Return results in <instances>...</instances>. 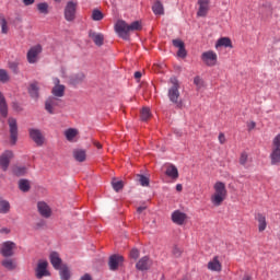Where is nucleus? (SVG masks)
<instances>
[{
    "instance_id": "nucleus-24",
    "label": "nucleus",
    "mask_w": 280,
    "mask_h": 280,
    "mask_svg": "<svg viewBox=\"0 0 280 280\" xmlns=\"http://www.w3.org/2000/svg\"><path fill=\"white\" fill-rule=\"evenodd\" d=\"M165 174L168 178H172V180H178V168L175 165L168 164Z\"/></svg>"
},
{
    "instance_id": "nucleus-22",
    "label": "nucleus",
    "mask_w": 280,
    "mask_h": 280,
    "mask_svg": "<svg viewBox=\"0 0 280 280\" xmlns=\"http://www.w3.org/2000/svg\"><path fill=\"white\" fill-rule=\"evenodd\" d=\"M174 47L178 49L177 56L178 58H186L187 57V50L185 49V43L180 39H174L173 40Z\"/></svg>"
},
{
    "instance_id": "nucleus-17",
    "label": "nucleus",
    "mask_w": 280,
    "mask_h": 280,
    "mask_svg": "<svg viewBox=\"0 0 280 280\" xmlns=\"http://www.w3.org/2000/svg\"><path fill=\"white\" fill-rule=\"evenodd\" d=\"M30 137L36 145H43L45 143V137L39 129H30Z\"/></svg>"
},
{
    "instance_id": "nucleus-35",
    "label": "nucleus",
    "mask_w": 280,
    "mask_h": 280,
    "mask_svg": "<svg viewBox=\"0 0 280 280\" xmlns=\"http://www.w3.org/2000/svg\"><path fill=\"white\" fill-rule=\"evenodd\" d=\"M37 10L40 14H49V4L46 2H40L37 4Z\"/></svg>"
},
{
    "instance_id": "nucleus-50",
    "label": "nucleus",
    "mask_w": 280,
    "mask_h": 280,
    "mask_svg": "<svg viewBox=\"0 0 280 280\" xmlns=\"http://www.w3.org/2000/svg\"><path fill=\"white\" fill-rule=\"evenodd\" d=\"M218 139H219V143H221V145H224V143H226V136L223 132L219 133Z\"/></svg>"
},
{
    "instance_id": "nucleus-48",
    "label": "nucleus",
    "mask_w": 280,
    "mask_h": 280,
    "mask_svg": "<svg viewBox=\"0 0 280 280\" xmlns=\"http://www.w3.org/2000/svg\"><path fill=\"white\" fill-rule=\"evenodd\" d=\"M129 257H131V259H139V249L137 248L131 249Z\"/></svg>"
},
{
    "instance_id": "nucleus-5",
    "label": "nucleus",
    "mask_w": 280,
    "mask_h": 280,
    "mask_svg": "<svg viewBox=\"0 0 280 280\" xmlns=\"http://www.w3.org/2000/svg\"><path fill=\"white\" fill-rule=\"evenodd\" d=\"M61 106H62V100L57 97H49L45 103V108L47 113H49L50 115H56V113H59Z\"/></svg>"
},
{
    "instance_id": "nucleus-57",
    "label": "nucleus",
    "mask_w": 280,
    "mask_h": 280,
    "mask_svg": "<svg viewBox=\"0 0 280 280\" xmlns=\"http://www.w3.org/2000/svg\"><path fill=\"white\" fill-rule=\"evenodd\" d=\"M137 211L138 213H141L142 211H145V207H139Z\"/></svg>"
},
{
    "instance_id": "nucleus-40",
    "label": "nucleus",
    "mask_w": 280,
    "mask_h": 280,
    "mask_svg": "<svg viewBox=\"0 0 280 280\" xmlns=\"http://www.w3.org/2000/svg\"><path fill=\"white\" fill-rule=\"evenodd\" d=\"M112 187L115 191H121V189H124V182L113 179Z\"/></svg>"
},
{
    "instance_id": "nucleus-32",
    "label": "nucleus",
    "mask_w": 280,
    "mask_h": 280,
    "mask_svg": "<svg viewBox=\"0 0 280 280\" xmlns=\"http://www.w3.org/2000/svg\"><path fill=\"white\" fill-rule=\"evenodd\" d=\"M153 13L156 14L158 16H161V14H164V9L163 4L160 1L154 2L152 7Z\"/></svg>"
},
{
    "instance_id": "nucleus-53",
    "label": "nucleus",
    "mask_w": 280,
    "mask_h": 280,
    "mask_svg": "<svg viewBox=\"0 0 280 280\" xmlns=\"http://www.w3.org/2000/svg\"><path fill=\"white\" fill-rule=\"evenodd\" d=\"M80 280H92L91 276L89 273H85L84 276L81 277Z\"/></svg>"
},
{
    "instance_id": "nucleus-49",
    "label": "nucleus",
    "mask_w": 280,
    "mask_h": 280,
    "mask_svg": "<svg viewBox=\"0 0 280 280\" xmlns=\"http://www.w3.org/2000/svg\"><path fill=\"white\" fill-rule=\"evenodd\" d=\"M246 126H247V130L250 132V130H255V128H257V122L249 120L247 121Z\"/></svg>"
},
{
    "instance_id": "nucleus-20",
    "label": "nucleus",
    "mask_w": 280,
    "mask_h": 280,
    "mask_svg": "<svg viewBox=\"0 0 280 280\" xmlns=\"http://www.w3.org/2000/svg\"><path fill=\"white\" fill-rule=\"evenodd\" d=\"M89 37L93 40L94 45L102 47L104 45V34L97 33L95 31L89 32Z\"/></svg>"
},
{
    "instance_id": "nucleus-3",
    "label": "nucleus",
    "mask_w": 280,
    "mask_h": 280,
    "mask_svg": "<svg viewBox=\"0 0 280 280\" xmlns=\"http://www.w3.org/2000/svg\"><path fill=\"white\" fill-rule=\"evenodd\" d=\"M168 100L173 104H178V100H180V82L176 77H172L168 81Z\"/></svg>"
},
{
    "instance_id": "nucleus-34",
    "label": "nucleus",
    "mask_w": 280,
    "mask_h": 280,
    "mask_svg": "<svg viewBox=\"0 0 280 280\" xmlns=\"http://www.w3.org/2000/svg\"><path fill=\"white\" fill-rule=\"evenodd\" d=\"M194 84L197 88V91H200L202 89H205V80H202V78H200V75H197L194 78Z\"/></svg>"
},
{
    "instance_id": "nucleus-55",
    "label": "nucleus",
    "mask_w": 280,
    "mask_h": 280,
    "mask_svg": "<svg viewBox=\"0 0 280 280\" xmlns=\"http://www.w3.org/2000/svg\"><path fill=\"white\" fill-rule=\"evenodd\" d=\"M176 191H183V185L182 184L176 185Z\"/></svg>"
},
{
    "instance_id": "nucleus-58",
    "label": "nucleus",
    "mask_w": 280,
    "mask_h": 280,
    "mask_svg": "<svg viewBox=\"0 0 280 280\" xmlns=\"http://www.w3.org/2000/svg\"><path fill=\"white\" fill-rule=\"evenodd\" d=\"M242 280H253V278H250L248 275H245Z\"/></svg>"
},
{
    "instance_id": "nucleus-56",
    "label": "nucleus",
    "mask_w": 280,
    "mask_h": 280,
    "mask_svg": "<svg viewBox=\"0 0 280 280\" xmlns=\"http://www.w3.org/2000/svg\"><path fill=\"white\" fill-rule=\"evenodd\" d=\"M95 148H97V150H102V143L100 142H94Z\"/></svg>"
},
{
    "instance_id": "nucleus-43",
    "label": "nucleus",
    "mask_w": 280,
    "mask_h": 280,
    "mask_svg": "<svg viewBox=\"0 0 280 280\" xmlns=\"http://www.w3.org/2000/svg\"><path fill=\"white\" fill-rule=\"evenodd\" d=\"M26 172L27 168L24 166H18L13 170V174H15V176H23Z\"/></svg>"
},
{
    "instance_id": "nucleus-45",
    "label": "nucleus",
    "mask_w": 280,
    "mask_h": 280,
    "mask_svg": "<svg viewBox=\"0 0 280 280\" xmlns=\"http://www.w3.org/2000/svg\"><path fill=\"white\" fill-rule=\"evenodd\" d=\"M8 80H10V75H8V71H5L4 69H0V82H8Z\"/></svg>"
},
{
    "instance_id": "nucleus-12",
    "label": "nucleus",
    "mask_w": 280,
    "mask_h": 280,
    "mask_svg": "<svg viewBox=\"0 0 280 280\" xmlns=\"http://www.w3.org/2000/svg\"><path fill=\"white\" fill-rule=\"evenodd\" d=\"M52 82H54V88L51 90V93L55 97H65V85L63 84H60V79L58 78H55L52 79Z\"/></svg>"
},
{
    "instance_id": "nucleus-30",
    "label": "nucleus",
    "mask_w": 280,
    "mask_h": 280,
    "mask_svg": "<svg viewBox=\"0 0 280 280\" xmlns=\"http://www.w3.org/2000/svg\"><path fill=\"white\" fill-rule=\"evenodd\" d=\"M59 275L61 280L71 279V271L69 270V267H67V265H62V267H60Z\"/></svg>"
},
{
    "instance_id": "nucleus-33",
    "label": "nucleus",
    "mask_w": 280,
    "mask_h": 280,
    "mask_svg": "<svg viewBox=\"0 0 280 280\" xmlns=\"http://www.w3.org/2000/svg\"><path fill=\"white\" fill-rule=\"evenodd\" d=\"M28 93L31 97H35V98L38 97V82L31 83L28 88Z\"/></svg>"
},
{
    "instance_id": "nucleus-46",
    "label": "nucleus",
    "mask_w": 280,
    "mask_h": 280,
    "mask_svg": "<svg viewBox=\"0 0 280 280\" xmlns=\"http://www.w3.org/2000/svg\"><path fill=\"white\" fill-rule=\"evenodd\" d=\"M241 165H248V153L244 152L240 158Z\"/></svg>"
},
{
    "instance_id": "nucleus-2",
    "label": "nucleus",
    "mask_w": 280,
    "mask_h": 280,
    "mask_svg": "<svg viewBox=\"0 0 280 280\" xmlns=\"http://www.w3.org/2000/svg\"><path fill=\"white\" fill-rule=\"evenodd\" d=\"M143 25L140 21H135L131 24L126 23V21L119 20L115 24V32L118 34L120 38L124 40H128L130 38V34L132 32H140L142 30Z\"/></svg>"
},
{
    "instance_id": "nucleus-1",
    "label": "nucleus",
    "mask_w": 280,
    "mask_h": 280,
    "mask_svg": "<svg viewBox=\"0 0 280 280\" xmlns=\"http://www.w3.org/2000/svg\"><path fill=\"white\" fill-rule=\"evenodd\" d=\"M229 198V190L224 182L218 180L212 186V194L210 196V202L213 207H222L224 201Z\"/></svg>"
},
{
    "instance_id": "nucleus-13",
    "label": "nucleus",
    "mask_w": 280,
    "mask_h": 280,
    "mask_svg": "<svg viewBox=\"0 0 280 280\" xmlns=\"http://www.w3.org/2000/svg\"><path fill=\"white\" fill-rule=\"evenodd\" d=\"M9 128H10V135H11V141L12 144L16 143V140L19 139V127L16 125V119L9 118Z\"/></svg>"
},
{
    "instance_id": "nucleus-31",
    "label": "nucleus",
    "mask_w": 280,
    "mask_h": 280,
    "mask_svg": "<svg viewBox=\"0 0 280 280\" xmlns=\"http://www.w3.org/2000/svg\"><path fill=\"white\" fill-rule=\"evenodd\" d=\"M0 114L2 117H8V104L5 103V97L0 92Z\"/></svg>"
},
{
    "instance_id": "nucleus-59",
    "label": "nucleus",
    "mask_w": 280,
    "mask_h": 280,
    "mask_svg": "<svg viewBox=\"0 0 280 280\" xmlns=\"http://www.w3.org/2000/svg\"><path fill=\"white\" fill-rule=\"evenodd\" d=\"M56 1V3H60V1H62V0H55Z\"/></svg>"
},
{
    "instance_id": "nucleus-7",
    "label": "nucleus",
    "mask_w": 280,
    "mask_h": 280,
    "mask_svg": "<svg viewBox=\"0 0 280 280\" xmlns=\"http://www.w3.org/2000/svg\"><path fill=\"white\" fill-rule=\"evenodd\" d=\"M201 60L207 67H215L218 65V54L213 50H207L201 54Z\"/></svg>"
},
{
    "instance_id": "nucleus-47",
    "label": "nucleus",
    "mask_w": 280,
    "mask_h": 280,
    "mask_svg": "<svg viewBox=\"0 0 280 280\" xmlns=\"http://www.w3.org/2000/svg\"><path fill=\"white\" fill-rule=\"evenodd\" d=\"M272 148L280 149V133L277 135L272 140Z\"/></svg>"
},
{
    "instance_id": "nucleus-29",
    "label": "nucleus",
    "mask_w": 280,
    "mask_h": 280,
    "mask_svg": "<svg viewBox=\"0 0 280 280\" xmlns=\"http://www.w3.org/2000/svg\"><path fill=\"white\" fill-rule=\"evenodd\" d=\"M65 137L67 141H71V142L77 141L78 129H74V128L67 129L65 131Z\"/></svg>"
},
{
    "instance_id": "nucleus-23",
    "label": "nucleus",
    "mask_w": 280,
    "mask_h": 280,
    "mask_svg": "<svg viewBox=\"0 0 280 280\" xmlns=\"http://www.w3.org/2000/svg\"><path fill=\"white\" fill-rule=\"evenodd\" d=\"M37 209L40 215H43V218H50L51 208H49V206L45 201H39L37 203Z\"/></svg>"
},
{
    "instance_id": "nucleus-10",
    "label": "nucleus",
    "mask_w": 280,
    "mask_h": 280,
    "mask_svg": "<svg viewBox=\"0 0 280 280\" xmlns=\"http://www.w3.org/2000/svg\"><path fill=\"white\" fill-rule=\"evenodd\" d=\"M214 49H233V42L229 37H221L215 42Z\"/></svg>"
},
{
    "instance_id": "nucleus-39",
    "label": "nucleus",
    "mask_w": 280,
    "mask_h": 280,
    "mask_svg": "<svg viewBox=\"0 0 280 280\" xmlns=\"http://www.w3.org/2000/svg\"><path fill=\"white\" fill-rule=\"evenodd\" d=\"M142 121H148L150 117H152V114L150 113V108L144 107L141 110V115H140Z\"/></svg>"
},
{
    "instance_id": "nucleus-44",
    "label": "nucleus",
    "mask_w": 280,
    "mask_h": 280,
    "mask_svg": "<svg viewBox=\"0 0 280 280\" xmlns=\"http://www.w3.org/2000/svg\"><path fill=\"white\" fill-rule=\"evenodd\" d=\"M0 25L2 34H8V21L5 18H0Z\"/></svg>"
},
{
    "instance_id": "nucleus-52",
    "label": "nucleus",
    "mask_w": 280,
    "mask_h": 280,
    "mask_svg": "<svg viewBox=\"0 0 280 280\" xmlns=\"http://www.w3.org/2000/svg\"><path fill=\"white\" fill-rule=\"evenodd\" d=\"M173 255H175L176 257H180V249L175 248V249L173 250Z\"/></svg>"
},
{
    "instance_id": "nucleus-26",
    "label": "nucleus",
    "mask_w": 280,
    "mask_h": 280,
    "mask_svg": "<svg viewBox=\"0 0 280 280\" xmlns=\"http://www.w3.org/2000/svg\"><path fill=\"white\" fill-rule=\"evenodd\" d=\"M270 159H271V165H279L280 163V149L277 147H272L271 153H270Z\"/></svg>"
},
{
    "instance_id": "nucleus-19",
    "label": "nucleus",
    "mask_w": 280,
    "mask_h": 280,
    "mask_svg": "<svg viewBox=\"0 0 280 280\" xmlns=\"http://www.w3.org/2000/svg\"><path fill=\"white\" fill-rule=\"evenodd\" d=\"M49 260L50 264L52 266V268H55V270H60V268H62V259L60 258V254L52 252L49 255Z\"/></svg>"
},
{
    "instance_id": "nucleus-14",
    "label": "nucleus",
    "mask_w": 280,
    "mask_h": 280,
    "mask_svg": "<svg viewBox=\"0 0 280 280\" xmlns=\"http://www.w3.org/2000/svg\"><path fill=\"white\" fill-rule=\"evenodd\" d=\"M172 222H174V224H178V226H183V224L187 222V214L180 210H175L172 213Z\"/></svg>"
},
{
    "instance_id": "nucleus-15",
    "label": "nucleus",
    "mask_w": 280,
    "mask_h": 280,
    "mask_svg": "<svg viewBox=\"0 0 280 280\" xmlns=\"http://www.w3.org/2000/svg\"><path fill=\"white\" fill-rule=\"evenodd\" d=\"M209 3H211V0H198L197 16L205 18L209 14Z\"/></svg>"
},
{
    "instance_id": "nucleus-18",
    "label": "nucleus",
    "mask_w": 280,
    "mask_h": 280,
    "mask_svg": "<svg viewBox=\"0 0 280 280\" xmlns=\"http://www.w3.org/2000/svg\"><path fill=\"white\" fill-rule=\"evenodd\" d=\"M14 156V153L12 151H5L1 156H0V167L5 172L10 165V161H12Z\"/></svg>"
},
{
    "instance_id": "nucleus-8",
    "label": "nucleus",
    "mask_w": 280,
    "mask_h": 280,
    "mask_svg": "<svg viewBox=\"0 0 280 280\" xmlns=\"http://www.w3.org/2000/svg\"><path fill=\"white\" fill-rule=\"evenodd\" d=\"M77 10H78V2L69 1L66 4V8H65V19H66V21H69V22L74 21Z\"/></svg>"
},
{
    "instance_id": "nucleus-16",
    "label": "nucleus",
    "mask_w": 280,
    "mask_h": 280,
    "mask_svg": "<svg viewBox=\"0 0 280 280\" xmlns=\"http://www.w3.org/2000/svg\"><path fill=\"white\" fill-rule=\"evenodd\" d=\"M109 270H117L119 266H124V256L113 255L108 261Z\"/></svg>"
},
{
    "instance_id": "nucleus-37",
    "label": "nucleus",
    "mask_w": 280,
    "mask_h": 280,
    "mask_svg": "<svg viewBox=\"0 0 280 280\" xmlns=\"http://www.w3.org/2000/svg\"><path fill=\"white\" fill-rule=\"evenodd\" d=\"M10 211V202L0 199V213H8Z\"/></svg>"
},
{
    "instance_id": "nucleus-27",
    "label": "nucleus",
    "mask_w": 280,
    "mask_h": 280,
    "mask_svg": "<svg viewBox=\"0 0 280 280\" xmlns=\"http://www.w3.org/2000/svg\"><path fill=\"white\" fill-rule=\"evenodd\" d=\"M1 266H3L5 270L12 271L16 268L18 264L16 260L12 258H5L1 261Z\"/></svg>"
},
{
    "instance_id": "nucleus-38",
    "label": "nucleus",
    "mask_w": 280,
    "mask_h": 280,
    "mask_svg": "<svg viewBox=\"0 0 280 280\" xmlns=\"http://www.w3.org/2000/svg\"><path fill=\"white\" fill-rule=\"evenodd\" d=\"M137 177L142 187H150V177L145 175H137Z\"/></svg>"
},
{
    "instance_id": "nucleus-51",
    "label": "nucleus",
    "mask_w": 280,
    "mask_h": 280,
    "mask_svg": "<svg viewBox=\"0 0 280 280\" xmlns=\"http://www.w3.org/2000/svg\"><path fill=\"white\" fill-rule=\"evenodd\" d=\"M35 0H23L24 5H34Z\"/></svg>"
},
{
    "instance_id": "nucleus-11",
    "label": "nucleus",
    "mask_w": 280,
    "mask_h": 280,
    "mask_svg": "<svg viewBox=\"0 0 280 280\" xmlns=\"http://www.w3.org/2000/svg\"><path fill=\"white\" fill-rule=\"evenodd\" d=\"M207 268L210 270V272H222V261H220V256H214L212 259H210Z\"/></svg>"
},
{
    "instance_id": "nucleus-4",
    "label": "nucleus",
    "mask_w": 280,
    "mask_h": 280,
    "mask_svg": "<svg viewBox=\"0 0 280 280\" xmlns=\"http://www.w3.org/2000/svg\"><path fill=\"white\" fill-rule=\"evenodd\" d=\"M35 277L36 279H44V277H51V272L49 271V262L45 259H40L37 261L35 267Z\"/></svg>"
},
{
    "instance_id": "nucleus-41",
    "label": "nucleus",
    "mask_w": 280,
    "mask_h": 280,
    "mask_svg": "<svg viewBox=\"0 0 280 280\" xmlns=\"http://www.w3.org/2000/svg\"><path fill=\"white\" fill-rule=\"evenodd\" d=\"M19 187H20L21 191H30V180L21 179L19 182Z\"/></svg>"
},
{
    "instance_id": "nucleus-25",
    "label": "nucleus",
    "mask_w": 280,
    "mask_h": 280,
    "mask_svg": "<svg viewBox=\"0 0 280 280\" xmlns=\"http://www.w3.org/2000/svg\"><path fill=\"white\" fill-rule=\"evenodd\" d=\"M150 258L148 256L142 257L137 264L136 268L137 270H148L151 266Z\"/></svg>"
},
{
    "instance_id": "nucleus-21",
    "label": "nucleus",
    "mask_w": 280,
    "mask_h": 280,
    "mask_svg": "<svg viewBox=\"0 0 280 280\" xmlns=\"http://www.w3.org/2000/svg\"><path fill=\"white\" fill-rule=\"evenodd\" d=\"M255 220L258 222L259 233H264L268 229V222L266 221V215L264 213H257Z\"/></svg>"
},
{
    "instance_id": "nucleus-9",
    "label": "nucleus",
    "mask_w": 280,
    "mask_h": 280,
    "mask_svg": "<svg viewBox=\"0 0 280 280\" xmlns=\"http://www.w3.org/2000/svg\"><path fill=\"white\" fill-rule=\"evenodd\" d=\"M42 51H43V46L40 45H36L28 50L27 60L30 65H34L35 62L38 61V56Z\"/></svg>"
},
{
    "instance_id": "nucleus-54",
    "label": "nucleus",
    "mask_w": 280,
    "mask_h": 280,
    "mask_svg": "<svg viewBox=\"0 0 280 280\" xmlns=\"http://www.w3.org/2000/svg\"><path fill=\"white\" fill-rule=\"evenodd\" d=\"M135 78H136V80L141 79V72H139V71L135 72Z\"/></svg>"
},
{
    "instance_id": "nucleus-42",
    "label": "nucleus",
    "mask_w": 280,
    "mask_h": 280,
    "mask_svg": "<svg viewBox=\"0 0 280 280\" xmlns=\"http://www.w3.org/2000/svg\"><path fill=\"white\" fill-rule=\"evenodd\" d=\"M92 19L94 21H102V19H104V13H102V11H100L98 9H94L92 11Z\"/></svg>"
},
{
    "instance_id": "nucleus-6",
    "label": "nucleus",
    "mask_w": 280,
    "mask_h": 280,
    "mask_svg": "<svg viewBox=\"0 0 280 280\" xmlns=\"http://www.w3.org/2000/svg\"><path fill=\"white\" fill-rule=\"evenodd\" d=\"M14 250H16V243L12 241H7L0 244V255H2V257H12Z\"/></svg>"
},
{
    "instance_id": "nucleus-36",
    "label": "nucleus",
    "mask_w": 280,
    "mask_h": 280,
    "mask_svg": "<svg viewBox=\"0 0 280 280\" xmlns=\"http://www.w3.org/2000/svg\"><path fill=\"white\" fill-rule=\"evenodd\" d=\"M82 80H84V73L74 74L70 79V84H73V85L80 84Z\"/></svg>"
},
{
    "instance_id": "nucleus-28",
    "label": "nucleus",
    "mask_w": 280,
    "mask_h": 280,
    "mask_svg": "<svg viewBox=\"0 0 280 280\" xmlns=\"http://www.w3.org/2000/svg\"><path fill=\"white\" fill-rule=\"evenodd\" d=\"M73 158L79 162V163H84L86 161V151L82 149H77L73 151Z\"/></svg>"
}]
</instances>
